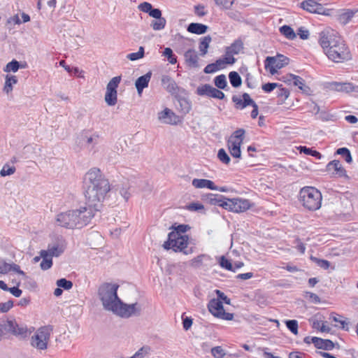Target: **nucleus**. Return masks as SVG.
Instances as JSON below:
<instances>
[{
	"label": "nucleus",
	"instance_id": "1",
	"mask_svg": "<svg viewBox=\"0 0 358 358\" xmlns=\"http://www.w3.org/2000/svg\"><path fill=\"white\" fill-rule=\"evenodd\" d=\"M83 183L85 206L95 214L101 210L102 203L110 191V182L99 169L92 168L85 173Z\"/></svg>",
	"mask_w": 358,
	"mask_h": 358
},
{
	"label": "nucleus",
	"instance_id": "2",
	"mask_svg": "<svg viewBox=\"0 0 358 358\" xmlns=\"http://www.w3.org/2000/svg\"><path fill=\"white\" fill-rule=\"evenodd\" d=\"M319 43L324 53L334 62H344L351 59L350 51L344 41L333 33H320Z\"/></svg>",
	"mask_w": 358,
	"mask_h": 358
},
{
	"label": "nucleus",
	"instance_id": "3",
	"mask_svg": "<svg viewBox=\"0 0 358 358\" xmlns=\"http://www.w3.org/2000/svg\"><path fill=\"white\" fill-rule=\"evenodd\" d=\"M94 213L86 206L79 209L61 213L57 215L56 223L66 229L82 228L89 224Z\"/></svg>",
	"mask_w": 358,
	"mask_h": 358
},
{
	"label": "nucleus",
	"instance_id": "4",
	"mask_svg": "<svg viewBox=\"0 0 358 358\" xmlns=\"http://www.w3.org/2000/svg\"><path fill=\"white\" fill-rule=\"evenodd\" d=\"M118 288L119 285L117 284L104 282L98 289V296L103 308L113 313L117 310L121 301L117 296Z\"/></svg>",
	"mask_w": 358,
	"mask_h": 358
},
{
	"label": "nucleus",
	"instance_id": "5",
	"mask_svg": "<svg viewBox=\"0 0 358 358\" xmlns=\"http://www.w3.org/2000/svg\"><path fill=\"white\" fill-rule=\"evenodd\" d=\"M30 334L26 325L19 324L15 319L0 318V341L8 339L11 336L25 338Z\"/></svg>",
	"mask_w": 358,
	"mask_h": 358
},
{
	"label": "nucleus",
	"instance_id": "6",
	"mask_svg": "<svg viewBox=\"0 0 358 358\" xmlns=\"http://www.w3.org/2000/svg\"><path fill=\"white\" fill-rule=\"evenodd\" d=\"M321 192L313 187H304L299 192V201L308 210H316L321 207Z\"/></svg>",
	"mask_w": 358,
	"mask_h": 358
},
{
	"label": "nucleus",
	"instance_id": "7",
	"mask_svg": "<svg viewBox=\"0 0 358 358\" xmlns=\"http://www.w3.org/2000/svg\"><path fill=\"white\" fill-rule=\"evenodd\" d=\"M188 236H179L177 232H170L168 234V239L163 244L164 249L173 250L174 252H180L185 255H189L193 252L192 248H188Z\"/></svg>",
	"mask_w": 358,
	"mask_h": 358
},
{
	"label": "nucleus",
	"instance_id": "8",
	"mask_svg": "<svg viewBox=\"0 0 358 358\" xmlns=\"http://www.w3.org/2000/svg\"><path fill=\"white\" fill-rule=\"evenodd\" d=\"M52 329L50 326L39 328L31 338V345L38 350H45L50 340Z\"/></svg>",
	"mask_w": 358,
	"mask_h": 358
},
{
	"label": "nucleus",
	"instance_id": "9",
	"mask_svg": "<svg viewBox=\"0 0 358 358\" xmlns=\"http://www.w3.org/2000/svg\"><path fill=\"white\" fill-rule=\"evenodd\" d=\"M120 81L121 77L115 76L107 84L105 101L110 106H115L117 102V88L118 87Z\"/></svg>",
	"mask_w": 358,
	"mask_h": 358
},
{
	"label": "nucleus",
	"instance_id": "10",
	"mask_svg": "<svg viewBox=\"0 0 358 358\" xmlns=\"http://www.w3.org/2000/svg\"><path fill=\"white\" fill-rule=\"evenodd\" d=\"M289 63V58L282 55H278L276 57H267L264 61L266 69H269L271 74L274 75L278 69H280Z\"/></svg>",
	"mask_w": 358,
	"mask_h": 358
},
{
	"label": "nucleus",
	"instance_id": "11",
	"mask_svg": "<svg viewBox=\"0 0 358 358\" xmlns=\"http://www.w3.org/2000/svg\"><path fill=\"white\" fill-rule=\"evenodd\" d=\"M243 100L236 95H234L231 98L232 101L236 104V108L243 109L248 106H252L253 109L251 112V117L255 119L258 115V106L257 103L250 98L248 93H243Z\"/></svg>",
	"mask_w": 358,
	"mask_h": 358
},
{
	"label": "nucleus",
	"instance_id": "12",
	"mask_svg": "<svg viewBox=\"0 0 358 358\" xmlns=\"http://www.w3.org/2000/svg\"><path fill=\"white\" fill-rule=\"evenodd\" d=\"M141 312V306L138 303L128 305L121 301L115 314L122 317H129L132 315H139Z\"/></svg>",
	"mask_w": 358,
	"mask_h": 358
},
{
	"label": "nucleus",
	"instance_id": "13",
	"mask_svg": "<svg viewBox=\"0 0 358 358\" xmlns=\"http://www.w3.org/2000/svg\"><path fill=\"white\" fill-rule=\"evenodd\" d=\"M158 120L162 123L172 125H176L180 121L179 116L168 108L158 113Z\"/></svg>",
	"mask_w": 358,
	"mask_h": 358
},
{
	"label": "nucleus",
	"instance_id": "14",
	"mask_svg": "<svg viewBox=\"0 0 358 358\" xmlns=\"http://www.w3.org/2000/svg\"><path fill=\"white\" fill-rule=\"evenodd\" d=\"M64 241L62 238H57L54 243L48 244V250L45 252H48V255L51 257H59L64 252Z\"/></svg>",
	"mask_w": 358,
	"mask_h": 358
},
{
	"label": "nucleus",
	"instance_id": "15",
	"mask_svg": "<svg viewBox=\"0 0 358 358\" xmlns=\"http://www.w3.org/2000/svg\"><path fill=\"white\" fill-rule=\"evenodd\" d=\"M284 81L289 84L292 83L294 86H297L303 93L308 94L310 91V87L306 85L304 80L299 76L294 74L287 75L286 80Z\"/></svg>",
	"mask_w": 358,
	"mask_h": 358
},
{
	"label": "nucleus",
	"instance_id": "16",
	"mask_svg": "<svg viewBox=\"0 0 358 358\" xmlns=\"http://www.w3.org/2000/svg\"><path fill=\"white\" fill-rule=\"evenodd\" d=\"M162 85L164 88L171 94H176L179 92V87L169 76L164 75L162 78Z\"/></svg>",
	"mask_w": 358,
	"mask_h": 358
},
{
	"label": "nucleus",
	"instance_id": "17",
	"mask_svg": "<svg viewBox=\"0 0 358 358\" xmlns=\"http://www.w3.org/2000/svg\"><path fill=\"white\" fill-rule=\"evenodd\" d=\"M185 61L190 68L196 69L199 67V57L194 49H189L184 53Z\"/></svg>",
	"mask_w": 358,
	"mask_h": 358
},
{
	"label": "nucleus",
	"instance_id": "18",
	"mask_svg": "<svg viewBox=\"0 0 358 358\" xmlns=\"http://www.w3.org/2000/svg\"><path fill=\"white\" fill-rule=\"evenodd\" d=\"M312 343L314 344L315 347L317 349H322L324 350H331L335 347V344L329 339H323L318 337L311 338Z\"/></svg>",
	"mask_w": 358,
	"mask_h": 358
},
{
	"label": "nucleus",
	"instance_id": "19",
	"mask_svg": "<svg viewBox=\"0 0 358 358\" xmlns=\"http://www.w3.org/2000/svg\"><path fill=\"white\" fill-rule=\"evenodd\" d=\"M327 171L329 172L334 171L332 173L339 177L346 176V171L338 160H333L329 162L327 165Z\"/></svg>",
	"mask_w": 358,
	"mask_h": 358
},
{
	"label": "nucleus",
	"instance_id": "20",
	"mask_svg": "<svg viewBox=\"0 0 358 358\" xmlns=\"http://www.w3.org/2000/svg\"><path fill=\"white\" fill-rule=\"evenodd\" d=\"M243 49V43L241 39L235 40L231 45L226 48L225 55L234 57V55L239 54Z\"/></svg>",
	"mask_w": 358,
	"mask_h": 358
},
{
	"label": "nucleus",
	"instance_id": "21",
	"mask_svg": "<svg viewBox=\"0 0 358 358\" xmlns=\"http://www.w3.org/2000/svg\"><path fill=\"white\" fill-rule=\"evenodd\" d=\"M151 72H148L146 74L140 76L136 80L135 86L138 94H141L143 89L148 86V83L151 78Z\"/></svg>",
	"mask_w": 358,
	"mask_h": 358
},
{
	"label": "nucleus",
	"instance_id": "22",
	"mask_svg": "<svg viewBox=\"0 0 358 358\" xmlns=\"http://www.w3.org/2000/svg\"><path fill=\"white\" fill-rule=\"evenodd\" d=\"M208 310L215 317H218L224 310L222 301L219 299H213L208 304Z\"/></svg>",
	"mask_w": 358,
	"mask_h": 358
},
{
	"label": "nucleus",
	"instance_id": "23",
	"mask_svg": "<svg viewBox=\"0 0 358 358\" xmlns=\"http://www.w3.org/2000/svg\"><path fill=\"white\" fill-rule=\"evenodd\" d=\"M192 183L196 188H208L211 190L218 189V187L216 186L212 180L207 179L195 178L192 180Z\"/></svg>",
	"mask_w": 358,
	"mask_h": 358
},
{
	"label": "nucleus",
	"instance_id": "24",
	"mask_svg": "<svg viewBox=\"0 0 358 358\" xmlns=\"http://www.w3.org/2000/svg\"><path fill=\"white\" fill-rule=\"evenodd\" d=\"M358 12V9H347L345 10L342 13L338 15V22L343 24L345 25L348 24L351 19L354 17V15Z\"/></svg>",
	"mask_w": 358,
	"mask_h": 358
},
{
	"label": "nucleus",
	"instance_id": "25",
	"mask_svg": "<svg viewBox=\"0 0 358 358\" xmlns=\"http://www.w3.org/2000/svg\"><path fill=\"white\" fill-rule=\"evenodd\" d=\"M208 29V27L206 24L201 23H190L187 28V30L192 34H205Z\"/></svg>",
	"mask_w": 358,
	"mask_h": 358
},
{
	"label": "nucleus",
	"instance_id": "26",
	"mask_svg": "<svg viewBox=\"0 0 358 358\" xmlns=\"http://www.w3.org/2000/svg\"><path fill=\"white\" fill-rule=\"evenodd\" d=\"M40 255L43 259L40 264L41 268L43 271L50 268L52 266V257L48 255V252H45V250H42L40 251Z\"/></svg>",
	"mask_w": 358,
	"mask_h": 358
},
{
	"label": "nucleus",
	"instance_id": "27",
	"mask_svg": "<svg viewBox=\"0 0 358 358\" xmlns=\"http://www.w3.org/2000/svg\"><path fill=\"white\" fill-rule=\"evenodd\" d=\"M222 199H227L225 196L220 194H208L203 196V200L210 205L219 206Z\"/></svg>",
	"mask_w": 358,
	"mask_h": 358
},
{
	"label": "nucleus",
	"instance_id": "28",
	"mask_svg": "<svg viewBox=\"0 0 358 358\" xmlns=\"http://www.w3.org/2000/svg\"><path fill=\"white\" fill-rule=\"evenodd\" d=\"M211 258L206 254L199 255L191 260L190 266L195 268H199L203 265L204 261H210Z\"/></svg>",
	"mask_w": 358,
	"mask_h": 358
},
{
	"label": "nucleus",
	"instance_id": "29",
	"mask_svg": "<svg viewBox=\"0 0 358 358\" xmlns=\"http://www.w3.org/2000/svg\"><path fill=\"white\" fill-rule=\"evenodd\" d=\"M331 89L338 92H349L353 90V85L348 83H333L331 84Z\"/></svg>",
	"mask_w": 358,
	"mask_h": 358
},
{
	"label": "nucleus",
	"instance_id": "30",
	"mask_svg": "<svg viewBox=\"0 0 358 358\" xmlns=\"http://www.w3.org/2000/svg\"><path fill=\"white\" fill-rule=\"evenodd\" d=\"M6 81L3 87V92L6 94H9L13 91V85L17 83V78L15 76L6 75Z\"/></svg>",
	"mask_w": 358,
	"mask_h": 358
},
{
	"label": "nucleus",
	"instance_id": "31",
	"mask_svg": "<svg viewBox=\"0 0 358 358\" xmlns=\"http://www.w3.org/2000/svg\"><path fill=\"white\" fill-rule=\"evenodd\" d=\"M211 41H212V38H211L210 36H209V35L206 36L201 39V41L199 43V49L201 52L200 55L201 56H204L207 54L208 49L209 48V44L210 43Z\"/></svg>",
	"mask_w": 358,
	"mask_h": 358
},
{
	"label": "nucleus",
	"instance_id": "32",
	"mask_svg": "<svg viewBox=\"0 0 358 358\" xmlns=\"http://www.w3.org/2000/svg\"><path fill=\"white\" fill-rule=\"evenodd\" d=\"M236 59L234 57L224 56L222 59H218L214 62L215 66L218 68V70L223 69L225 68L226 64H234Z\"/></svg>",
	"mask_w": 358,
	"mask_h": 358
},
{
	"label": "nucleus",
	"instance_id": "33",
	"mask_svg": "<svg viewBox=\"0 0 358 358\" xmlns=\"http://www.w3.org/2000/svg\"><path fill=\"white\" fill-rule=\"evenodd\" d=\"M229 79L232 87L237 88L242 84V79L236 71H231L229 73Z\"/></svg>",
	"mask_w": 358,
	"mask_h": 358
},
{
	"label": "nucleus",
	"instance_id": "34",
	"mask_svg": "<svg viewBox=\"0 0 358 358\" xmlns=\"http://www.w3.org/2000/svg\"><path fill=\"white\" fill-rule=\"evenodd\" d=\"M280 31L287 39L293 40L296 38V34H295L294 29L288 25L282 26L280 28Z\"/></svg>",
	"mask_w": 358,
	"mask_h": 358
},
{
	"label": "nucleus",
	"instance_id": "35",
	"mask_svg": "<svg viewBox=\"0 0 358 358\" xmlns=\"http://www.w3.org/2000/svg\"><path fill=\"white\" fill-rule=\"evenodd\" d=\"M178 102L180 106V110L183 114H187L191 110V103L190 102L185 98H179L178 99Z\"/></svg>",
	"mask_w": 358,
	"mask_h": 358
},
{
	"label": "nucleus",
	"instance_id": "36",
	"mask_svg": "<svg viewBox=\"0 0 358 358\" xmlns=\"http://www.w3.org/2000/svg\"><path fill=\"white\" fill-rule=\"evenodd\" d=\"M316 4L317 2L313 0H306L301 3L300 7L309 13H314Z\"/></svg>",
	"mask_w": 358,
	"mask_h": 358
},
{
	"label": "nucleus",
	"instance_id": "37",
	"mask_svg": "<svg viewBox=\"0 0 358 358\" xmlns=\"http://www.w3.org/2000/svg\"><path fill=\"white\" fill-rule=\"evenodd\" d=\"M215 85L220 90H225L227 87L226 76L224 74L216 76L214 79Z\"/></svg>",
	"mask_w": 358,
	"mask_h": 358
},
{
	"label": "nucleus",
	"instance_id": "38",
	"mask_svg": "<svg viewBox=\"0 0 358 358\" xmlns=\"http://www.w3.org/2000/svg\"><path fill=\"white\" fill-rule=\"evenodd\" d=\"M276 93L277 96L279 99L278 101V104H282L289 96V91L284 87H280Z\"/></svg>",
	"mask_w": 358,
	"mask_h": 358
},
{
	"label": "nucleus",
	"instance_id": "39",
	"mask_svg": "<svg viewBox=\"0 0 358 358\" xmlns=\"http://www.w3.org/2000/svg\"><path fill=\"white\" fill-rule=\"evenodd\" d=\"M166 23V19L164 17H161L159 19L152 20L150 24V26L154 30L159 31L163 29L165 27Z\"/></svg>",
	"mask_w": 358,
	"mask_h": 358
},
{
	"label": "nucleus",
	"instance_id": "40",
	"mask_svg": "<svg viewBox=\"0 0 358 358\" xmlns=\"http://www.w3.org/2000/svg\"><path fill=\"white\" fill-rule=\"evenodd\" d=\"M336 154L341 155L348 163H351L352 162L350 151L347 148H341L337 149Z\"/></svg>",
	"mask_w": 358,
	"mask_h": 358
},
{
	"label": "nucleus",
	"instance_id": "41",
	"mask_svg": "<svg viewBox=\"0 0 358 358\" xmlns=\"http://www.w3.org/2000/svg\"><path fill=\"white\" fill-rule=\"evenodd\" d=\"M213 88L209 84H204L197 87L196 94L199 96H207L210 97V92Z\"/></svg>",
	"mask_w": 358,
	"mask_h": 358
},
{
	"label": "nucleus",
	"instance_id": "42",
	"mask_svg": "<svg viewBox=\"0 0 358 358\" xmlns=\"http://www.w3.org/2000/svg\"><path fill=\"white\" fill-rule=\"evenodd\" d=\"M219 264L222 268H225L226 270L235 272V268H234L231 262L224 256H221L220 257Z\"/></svg>",
	"mask_w": 358,
	"mask_h": 358
},
{
	"label": "nucleus",
	"instance_id": "43",
	"mask_svg": "<svg viewBox=\"0 0 358 358\" xmlns=\"http://www.w3.org/2000/svg\"><path fill=\"white\" fill-rule=\"evenodd\" d=\"M20 63L15 59H13L11 62H8L6 67L3 69L5 72H17L20 69Z\"/></svg>",
	"mask_w": 358,
	"mask_h": 358
},
{
	"label": "nucleus",
	"instance_id": "44",
	"mask_svg": "<svg viewBox=\"0 0 358 358\" xmlns=\"http://www.w3.org/2000/svg\"><path fill=\"white\" fill-rule=\"evenodd\" d=\"M287 328L294 335L298 334V322L296 320H289L285 321Z\"/></svg>",
	"mask_w": 358,
	"mask_h": 358
},
{
	"label": "nucleus",
	"instance_id": "45",
	"mask_svg": "<svg viewBox=\"0 0 358 358\" xmlns=\"http://www.w3.org/2000/svg\"><path fill=\"white\" fill-rule=\"evenodd\" d=\"M163 55L167 58L171 64H175L177 62V57L171 48H166L163 52Z\"/></svg>",
	"mask_w": 358,
	"mask_h": 358
},
{
	"label": "nucleus",
	"instance_id": "46",
	"mask_svg": "<svg viewBox=\"0 0 358 358\" xmlns=\"http://www.w3.org/2000/svg\"><path fill=\"white\" fill-rule=\"evenodd\" d=\"M57 287L63 288L65 290H69L73 287V282L66 278H60L56 282Z\"/></svg>",
	"mask_w": 358,
	"mask_h": 358
},
{
	"label": "nucleus",
	"instance_id": "47",
	"mask_svg": "<svg viewBox=\"0 0 358 358\" xmlns=\"http://www.w3.org/2000/svg\"><path fill=\"white\" fill-rule=\"evenodd\" d=\"M144 56V48L141 46L138 49V51L136 52H132L127 55V58L131 61H135L143 58Z\"/></svg>",
	"mask_w": 358,
	"mask_h": 358
},
{
	"label": "nucleus",
	"instance_id": "48",
	"mask_svg": "<svg viewBox=\"0 0 358 358\" xmlns=\"http://www.w3.org/2000/svg\"><path fill=\"white\" fill-rule=\"evenodd\" d=\"M217 158L220 159V162L225 164H228L231 161L229 156L228 155L225 150L223 148H221L218 150Z\"/></svg>",
	"mask_w": 358,
	"mask_h": 358
},
{
	"label": "nucleus",
	"instance_id": "49",
	"mask_svg": "<svg viewBox=\"0 0 358 358\" xmlns=\"http://www.w3.org/2000/svg\"><path fill=\"white\" fill-rule=\"evenodd\" d=\"M239 211L241 213L248 210L252 204L248 199L238 198Z\"/></svg>",
	"mask_w": 358,
	"mask_h": 358
},
{
	"label": "nucleus",
	"instance_id": "50",
	"mask_svg": "<svg viewBox=\"0 0 358 358\" xmlns=\"http://www.w3.org/2000/svg\"><path fill=\"white\" fill-rule=\"evenodd\" d=\"M310 259L313 262L316 263L318 266H320V268H322L324 269H328L329 267L330 266V262L327 260L320 259L317 257H313V256L310 257Z\"/></svg>",
	"mask_w": 358,
	"mask_h": 358
},
{
	"label": "nucleus",
	"instance_id": "51",
	"mask_svg": "<svg viewBox=\"0 0 358 358\" xmlns=\"http://www.w3.org/2000/svg\"><path fill=\"white\" fill-rule=\"evenodd\" d=\"M211 354L215 358H223L225 356L224 350L221 346H217L210 349Z\"/></svg>",
	"mask_w": 358,
	"mask_h": 358
},
{
	"label": "nucleus",
	"instance_id": "52",
	"mask_svg": "<svg viewBox=\"0 0 358 358\" xmlns=\"http://www.w3.org/2000/svg\"><path fill=\"white\" fill-rule=\"evenodd\" d=\"M7 266H8L7 273L10 271H14L20 275L25 276L24 272L20 269V266H18L17 264H14V263H12V264L7 263Z\"/></svg>",
	"mask_w": 358,
	"mask_h": 358
},
{
	"label": "nucleus",
	"instance_id": "53",
	"mask_svg": "<svg viewBox=\"0 0 358 358\" xmlns=\"http://www.w3.org/2000/svg\"><path fill=\"white\" fill-rule=\"evenodd\" d=\"M220 89L213 87L211 90L210 97L217 99H224L225 97L224 94L220 90Z\"/></svg>",
	"mask_w": 358,
	"mask_h": 358
},
{
	"label": "nucleus",
	"instance_id": "54",
	"mask_svg": "<svg viewBox=\"0 0 358 358\" xmlns=\"http://www.w3.org/2000/svg\"><path fill=\"white\" fill-rule=\"evenodd\" d=\"M15 168L14 166H10L9 165H4L3 169L0 171L1 176H6L12 175L15 173Z\"/></svg>",
	"mask_w": 358,
	"mask_h": 358
},
{
	"label": "nucleus",
	"instance_id": "55",
	"mask_svg": "<svg viewBox=\"0 0 358 358\" xmlns=\"http://www.w3.org/2000/svg\"><path fill=\"white\" fill-rule=\"evenodd\" d=\"M13 306V301L8 300L6 302L0 303V312L5 313L8 312Z\"/></svg>",
	"mask_w": 358,
	"mask_h": 358
},
{
	"label": "nucleus",
	"instance_id": "56",
	"mask_svg": "<svg viewBox=\"0 0 358 358\" xmlns=\"http://www.w3.org/2000/svg\"><path fill=\"white\" fill-rule=\"evenodd\" d=\"M215 2L217 6L229 9L234 3V0H215Z\"/></svg>",
	"mask_w": 358,
	"mask_h": 358
},
{
	"label": "nucleus",
	"instance_id": "57",
	"mask_svg": "<svg viewBox=\"0 0 358 358\" xmlns=\"http://www.w3.org/2000/svg\"><path fill=\"white\" fill-rule=\"evenodd\" d=\"M278 86L281 87L282 85H278V83H267L266 84H264L262 86V88L265 92L269 93L274 90Z\"/></svg>",
	"mask_w": 358,
	"mask_h": 358
},
{
	"label": "nucleus",
	"instance_id": "58",
	"mask_svg": "<svg viewBox=\"0 0 358 358\" xmlns=\"http://www.w3.org/2000/svg\"><path fill=\"white\" fill-rule=\"evenodd\" d=\"M190 227L187 224H179L174 227V231L172 232H177L179 236H183L182 234L185 233Z\"/></svg>",
	"mask_w": 358,
	"mask_h": 358
},
{
	"label": "nucleus",
	"instance_id": "59",
	"mask_svg": "<svg viewBox=\"0 0 358 358\" xmlns=\"http://www.w3.org/2000/svg\"><path fill=\"white\" fill-rule=\"evenodd\" d=\"M186 209L190 211H199L204 209V206L200 203H191L186 206Z\"/></svg>",
	"mask_w": 358,
	"mask_h": 358
},
{
	"label": "nucleus",
	"instance_id": "60",
	"mask_svg": "<svg viewBox=\"0 0 358 358\" xmlns=\"http://www.w3.org/2000/svg\"><path fill=\"white\" fill-rule=\"evenodd\" d=\"M245 131L243 129H238L236 130L230 138L236 139V140H242L243 141L244 134Z\"/></svg>",
	"mask_w": 358,
	"mask_h": 358
},
{
	"label": "nucleus",
	"instance_id": "61",
	"mask_svg": "<svg viewBox=\"0 0 358 358\" xmlns=\"http://www.w3.org/2000/svg\"><path fill=\"white\" fill-rule=\"evenodd\" d=\"M232 199H222L220 206L232 212Z\"/></svg>",
	"mask_w": 358,
	"mask_h": 358
},
{
	"label": "nucleus",
	"instance_id": "62",
	"mask_svg": "<svg viewBox=\"0 0 358 358\" xmlns=\"http://www.w3.org/2000/svg\"><path fill=\"white\" fill-rule=\"evenodd\" d=\"M215 293L217 294V299L221 301L224 302L226 304H230V299L224 294V292H221L219 289L215 290Z\"/></svg>",
	"mask_w": 358,
	"mask_h": 358
},
{
	"label": "nucleus",
	"instance_id": "63",
	"mask_svg": "<svg viewBox=\"0 0 358 358\" xmlns=\"http://www.w3.org/2000/svg\"><path fill=\"white\" fill-rule=\"evenodd\" d=\"M229 153L234 158L241 159V146L231 148V150H229Z\"/></svg>",
	"mask_w": 358,
	"mask_h": 358
},
{
	"label": "nucleus",
	"instance_id": "64",
	"mask_svg": "<svg viewBox=\"0 0 358 358\" xmlns=\"http://www.w3.org/2000/svg\"><path fill=\"white\" fill-rule=\"evenodd\" d=\"M138 9L144 13H149L152 6L148 2H143L138 5Z\"/></svg>",
	"mask_w": 358,
	"mask_h": 358
}]
</instances>
